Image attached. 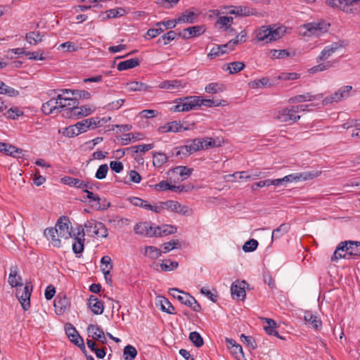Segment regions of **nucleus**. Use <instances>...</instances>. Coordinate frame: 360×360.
<instances>
[{"label":"nucleus","mask_w":360,"mask_h":360,"mask_svg":"<svg viewBox=\"0 0 360 360\" xmlns=\"http://www.w3.org/2000/svg\"><path fill=\"white\" fill-rule=\"evenodd\" d=\"M352 257H360V242L345 240L338 244L331 261L337 262L339 259H350Z\"/></svg>","instance_id":"obj_1"},{"label":"nucleus","mask_w":360,"mask_h":360,"mask_svg":"<svg viewBox=\"0 0 360 360\" xmlns=\"http://www.w3.org/2000/svg\"><path fill=\"white\" fill-rule=\"evenodd\" d=\"M321 174V172L318 171H310V172H304L301 173H295L287 175L281 179H269V186L274 185L275 186H278L281 185L283 183L292 182V181H305L308 179H312L315 177H317Z\"/></svg>","instance_id":"obj_2"},{"label":"nucleus","mask_w":360,"mask_h":360,"mask_svg":"<svg viewBox=\"0 0 360 360\" xmlns=\"http://www.w3.org/2000/svg\"><path fill=\"white\" fill-rule=\"evenodd\" d=\"M68 101V105H65L64 107H68V111H66L65 114H63V117L67 118H72L80 117L87 116L93 112L92 110L88 105H83L79 107V101H77L76 99L65 98V101Z\"/></svg>","instance_id":"obj_3"},{"label":"nucleus","mask_w":360,"mask_h":360,"mask_svg":"<svg viewBox=\"0 0 360 360\" xmlns=\"http://www.w3.org/2000/svg\"><path fill=\"white\" fill-rule=\"evenodd\" d=\"M65 98H70V97H64L63 94H59L56 98H52L46 103H43L41 106L42 112L46 115L51 114L54 110L60 112L63 110L68 111V107H63V105H68V103H63L62 101H65Z\"/></svg>","instance_id":"obj_4"},{"label":"nucleus","mask_w":360,"mask_h":360,"mask_svg":"<svg viewBox=\"0 0 360 360\" xmlns=\"http://www.w3.org/2000/svg\"><path fill=\"white\" fill-rule=\"evenodd\" d=\"M32 292V285L30 283H26L25 286L18 287L16 288L15 295L18 299L22 309L27 311L30 307V297Z\"/></svg>","instance_id":"obj_5"},{"label":"nucleus","mask_w":360,"mask_h":360,"mask_svg":"<svg viewBox=\"0 0 360 360\" xmlns=\"http://www.w3.org/2000/svg\"><path fill=\"white\" fill-rule=\"evenodd\" d=\"M70 221L68 217L62 216L60 217L56 226L54 227L58 231V236L62 238L68 239L69 238H72L73 234H72L71 231L69 229V224Z\"/></svg>","instance_id":"obj_6"},{"label":"nucleus","mask_w":360,"mask_h":360,"mask_svg":"<svg viewBox=\"0 0 360 360\" xmlns=\"http://www.w3.org/2000/svg\"><path fill=\"white\" fill-rule=\"evenodd\" d=\"M292 110L293 106L283 108L277 112L274 118L281 122H287L290 121L295 122L300 120V116L297 115L296 112H294Z\"/></svg>","instance_id":"obj_7"},{"label":"nucleus","mask_w":360,"mask_h":360,"mask_svg":"<svg viewBox=\"0 0 360 360\" xmlns=\"http://www.w3.org/2000/svg\"><path fill=\"white\" fill-rule=\"evenodd\" d=\"M330 26V24L323 20H321L318 22H312L308 23L306 25L307 30L311 34H315L316 36H319L323 33L327 32L328 31Z\"/></svg>","instance_id":"obj_8"},{"label":"nucleus","mask_w":360,"mask_h":360,"mask_svg":"<svg viewBox=\"0 0 360 360\" xmlns=\"http://www.w3.org/2000/svg\"><path fill=\"white\" fill-rule=\"evenodd\" d=\"M84 231L82 229V226L78 228V231L77 233H74L73 238V243H72V251L76 255L81 254L84 251Z\"/></svg>","instance_id":"obj_9"},{"label":"nucleus","mask_w":360,"mask_h":360,"mask_svg":"<svg viewBox=\"0 0 360 360\" xmlns=\"http://www.w3.org/2000/svg\"><path fill=\"white\" fill-rule=\"evenodd\" d=\"M89 336L92 338V340L98 341L102 345L107 344V338L105 335L103 330L98 325L90 324L87 328Z\"/></svg>","instance_id":"obj_10"},{"label":"nucleus","mask_w":360,"mask_h":360,"mask_svg":"<svg viewBox=\"0 0 360 360\" xmlns=\"http://www.w3.org/2000/svg\"><path fill=\"white\" fill-rule=\"evenodd\" d=\"M169 292L181 304L187 307H192V301L194 302V297L191 296L189 293L179 290L177 288H171Z\"/></svg>","instance_id":"obj_11"},{"label":"nucleus","mask_w":360,"mask_h":360,"mask_svg":"<svg viewBox=\"0 0 360 360\" xmlns=\"http://www.w3.org/2000/svg\"><path fill=\"white\" fill-rule=\"evenodd\" d=\"M70 306L69 298L63 293H59L54 300V307L57 314H63Z\"/></svg>","instance_id":"obj_12"},{"label":"nucleus","mask_w":360,"mask_h":360,"mask_svg":"<svg viewBox=\"0 0 360 360\" xmlns=\"http://www.w3.org/2000/svg\"><path fill=\"white\" fill-rule=\"evenodd\" d=\"M162 205H165V209L170 210L172 212L182 215H189L190 214V210L188 207L185 205H181L177 201L169 200L165 202H162Z\"/></svg>","instance_id":"obj_13"},{"label":"nucleus","mask_w":360,"mask_h":360,"mask_svg":"<svg viewBox=\"0 0 360 360\" xmlns=\"http://www.w3.org/2000/svg\"><path fill=\"white\" fill-rule=\"evenodd\" d=\"M189 127H184L183 124L180 121H172L170 122H167L165 124L160 126L158 128V131L160 133H167V132H180L182 131L188 130Z\"/></svg>","instance_id":"obj_14"},{"label":"nucleus","mask_w":360,"mask_h":360,"mask_svg":"<svg viewBox=\"0 0 360 360\" xmlns=\"http://www.w3.org/2000/svg\"><path fill=\"white\" fill-rule=\"evenodd\" d=\"M228 49L229 50L234 49V42H233L232 41H229L226 44L217 45L216 46L213 47L211 49L210 52L207 55V57L210 59L215 58L217 56L228 53Z\"/></svg>","instance_id":"obj_15"},{"label":"nucleus","mask_w":360,"mask_h":360,"mask_svg":"<svg viewBox=\"0 0 360 360\" xmlns=\"http://www.w3.org/2000/svg\"><path fill=\"white\" fill-rule=\"evenodd\" d=\"M182 103V108L184 111H190L200 107V97L197 96H186L180 98Z\"/></svg>","instance_id":"obj_16"},{"label":"nucleus","mask_w":360,"mask_h":360,"mask_svg":"<svg viewBox=\"0 0 360 360\" xmlns=\"http://www.w3.org/2000/svg\"><path fill=\"white\" fill-rule=\"evenodd\" d=\"M134 231L136 234L148 237H153L155 235V231L152 232L151 223L148 221L137 223L134 226Z\"/></svg>","instance_id":"obj_17"},{"label":"nucleus","mask_w":360,"mask_h":360,"mask_svg":"<svg viewBox=\"0 0 360 360\" xmlns=\"http://www.w3.org/2000/svg\"><path fill=\"white\" fill-rule=\"evenodd\" d=\"M323 98V94H312L311 93L307 92L304 94H300L291 97L289 98V103H303L305 101H311L317 99H320Z\"/></svg>","instance_id":"obj_18"},{"label":"nucleus","mask_w":360,"mask_h":360,"mask_svg":"<svg viewBox=\"0 0 360 360\" xmlns=\"http://www.w3.org/2000/svg\"><path fill=\"white\" fill-rule=\"evenodd\" d=\"M304 320L306 324L311 325L314 329L320 330L322 328L321 319L312 314L311 311H305L304 313Z\"/></svg>","instance_id":"obj_19"},{"label":"nucleus","mask_w":360,"mask_h":360,"mask_svg":"<svg viewBox=\"0 0 360 360\" xmlns=\"http://www.w3.org/2000/svg\"><path fill=\"white\" fill-rule=\"evenodd\" d=\"M88 305L94 314H102L104 310V306L102 301L99 300L96 296L90 295L88 300Z\"/></svg>","instance_id":"obj_20"},{"label":"nucleus","mask_w":360,"mask_h":360,"mask_svg":"<svg viewBox=\"0 0 360 360\" xmlns=\"http://www.w3.org/2000/svg\"><path fill=\"white\" fill-rule=\"evenodd\" d=\"M58 231L53 228H47L44 231V236L51 241L53 246L60 248L61 246V242L60 237L58 236Z\"/></svg>","instance_id":"obj_21"},{"label":"nucleus","mask_w":360,"mask_h":360,"mask_svg":"<svg viewBox=\"0 0 360 360\" xmlns=\"http://www.w3.org/2000/svg\"><path fill=\"white\" fill-rule=\"evenodd\" d=\"M194 8L186 10L184 13H182L181 16L177 18V22H179V23H194L196 21L198 15V13L194 12Z\"/></svg>","instance_id":"obj_22"},{"label":"nucleus","mask_w":360,"mask_h":360,"mask_svg":"<svg viewBox=\"0 0 360 360\" xmlns=\"http://www.w3.org/2000/svg\"><path fill=\"white\" fill-rule=\"evenodd\" d=\"M184 86L185 84H184L181 80L179 79L167 80L159 84V87L160 89H167L171 91H176L180 88H184Z\"/></svg>","instance_id":"obj_23"},{"label":"nucleus","mask_w":360,"mask_h":360,"mask_svg":"<svg viewBox=\"0 0 360 360\" xmlns=\"http://www.w3.org/2000/svg\"><path fill=\"white\" fill-rule=\"evenodd\" d=\"M65 329V333L68 335V338L75 345L79 343L80 340H83V338L80 336L76 328L71 323H66Z\"/></svg>","instance_id":"obj_24"},{"label":"nucleus","mask_w":360,"mask_h":360,"mask_svg":"<svg viewBox=\"0 0 360 360\" xmlns=\"http://www.w3.org/2000/svg\"><path fill=\"white\" fill-rule=\"evenodd\" d=\"M264 320H265L266 323H267V326H264V329L268 335H274L281 340H284L282 336L279 335L276 330L277 323L274 320L269 318H264Z\"/></svg>","instance_id":"obj_25"},{"label":"nucleus","mask_w":360,"mask_h":360,"mask_svg":"<svg viewBox=\"0 0 360 360\" xmlns=\"http://www.w3.org/2000/svg\"><path fill=\"white\" fill-rule=\"evenodd\" d=\"M140 63V60L136 58H131L119 63L117 68L119 71H123L139 66Z\"/></svg>","instance_id":"obj_26"},{"label":"nucleus","mask_w":360,"mask_h":360,"mask_svg":"<svg viewBox=\"0 0 360 360\" xmlns=\"http://www.w3.org/2000/svg\"><path fill=\"white\" fill-rule=\"evenodd\" d=\"M156 229L160 230V232H156L154 236L161 237L169 234L175 233L177 231V228L173 225L164 224L162 226H157Z\"/></svg>","instance_id":"obj_27"},{"label":"nucleus","mask_w":360,"mask_h":360,"mask_svg":"<svg viewBox=\"0 0 360 360\" xmlns=\"http://www.w3.org/2000/svg\"><path fill=\"white\" fill-rule=\"evenodd\" d=\"M62 181L70 186L80 188L84 190L85 186V181L80 180L72 176H65L62 179Z\"/></svg>","instance_id":"obj_28"},{"label":"nucleus","mask_w":360,"mask_h":360,"mask_svg":"<svg viewBox=\"0 0 360 360\" xmlns=\"http://www.w3.org/2000/svg\"><path fill=\"white\" fill-rule=\"evenodd\" d=\"M126 85L130 91H148L151 89V86L146 85L145 83L136 81L128 82Z\"/></svg>","instance_id":"obj_29"},{"label":"nucleus","mask_w":360,"mask_h":360,"mask_svg":"<svg viewBox=\"0 0 360 360\" xmlns=\"http://www.w3.org/2000/svg\"><path fill=\"white\" fill-rule=\"evenodd\" d=\"M231 293L233 297L236 296L238 299L243 300L245 297V291L244 286L241 287L236 282H233L231 286Z\"/></svg>","instance_id":"obj_30"},{"label":"nucleus","mask_w":360,"mask_h":360,"mask_svg":"<svg viewBox=\"0 0 360 360\" xmlns=\"http://www.w3.org/2000/svg\"><path fill=\"white\" fill-rule=\"evenodd\" d=\"M271 33V27L262 26L257 32V39L259 41H270V34Z\"/></svg>","instance_id":"obj_31"},{"label":"nucleus","mask_w":360,"mask_h":360,"mask_svg":"<svg viewBox=\"0 0 360 360\" xmlns=\"http://www.w3.org/2000/svg\"><path fill=\"white\" fill-rule=\"evenodd\" d=\"M206 30L205 25H195L184 29V32H188L191 37H195L202 34Z\"/></svg>","instance_id":"obj_32"},{"label":"nucleus","mask_w":360,"mask_h":360,"mask_svg":"<svg viewBox=\"0 0 360 360\" xmlns=\"http://www.w3.org/2000/svg\"><path fill=\"white\" fill-rule=\"evenodd\" d=\"M186 143L189 146L188 148L190 149V151H192L193 153L203 149V139L198 138L192 140H187Z\"/></svg>","instance_id":"obj_33"},{"label":"nucleus","mask_w":360,"mask_h":360,"mask_svg":"<svg viewBox=\"0 0 360 360\" xmlns=\"http://www.w3.org/2000/svg\"><path fill=\"white\" fill-rule=\"evenodd\" d=\"M160 309L169 314H174L175 308L172 303L165 297H161L160 300Z\"/></svg>","instance_id":"obj_34"},{"label":"nucleus","mask_w":360,"mask_h":360,"mask_svg":"<svg viewBox=\"0 0 360 360\" xmlns=\"http://www.w3.org/2000/svg\"><path fill=\"white\" fill-rule=\"evenodd\" d=\"M290 225L287 223L282 224L272 232V240H276L282 237L289 231Z\"/></svg>","instance_id":"obj_35"},{"label":"nucleus","mask_w":360,"mask_h":360,"mask_svg":"<svg viewBox=\"0 0 360 360\" xmlns=\"http://www.w3.org/2000/svg\"><path fill=\"white\" fill-rule=\"evenodd\" d=\"M43 36L41 35L39 32H30L26 34L25 39L26 41L32 45H36L38 43L42 41Z\"/></svg>","instance_id":"obj_36"},{"label":"nucleus","mask_w":360,"mask_h":360,"mask_svg":"<svg viewBox=\"0 0 360 360\" xmlns=\"http://www.w3.org/2000/svg\"><path fill=\"white\" fill-rule=\"evenodd\" d=\"M0 94L7 95L11 97H16L19 96L20 92L18 90L6 85L4 82H2L0 84Z\"/></svg>","instance_id":"obj_37"},{"label":"nucleus","mask_w":360,"mask_h":360,"mask_svg":"<svg viewBox=\"0 0 360 360\" xmlns=\"http://www.w3.org/2000/svg\"><path fill=\"white\" fill-rule=\"evenodd\" d=\"M153 165L156 167H160L168 160V157L167 155L161 152L154 153L153 154Z\"/></svg>","instance_id":"obj_38"},{"label":"nucleus","mask_w":360,"mask_h":360,"mask_svg":"<svg viewBox=\"0 0 360 360\" xmlns=\"http://www.w3.org/2000/svg\"><path fill=\"white\" fill-rule=\"evenodd\" d=\"M95 231H92V236H96L98 237L106 238L108 235V231L106 226L102 222L95 224L94 226Z\"/></svg>","instance_id":"obj_39"},{"label":"nucleus","mask_w":360,"mask_h":360,"mask_svg":"<svg viewBox=\"0 0 360 360\" xmlns=\"http://www.w3.org/2000/svg\"><path fill=\"white\" fill-rule=\"evenodd\" d=\"M170 171L179 174L181 177H183V179H185L191 175L193 169L188 168L186 166H177Z\"/></svg>","instance_id":"obj_40"},{"label":"nucleus","mask_w":360,"mask_h":360,"mask_svg":"<svg viewBox=\"0 0 360 360\" xmlns=\"http://www.w3.org/2000/svg\"><path fill=\"white\" fill-rule=\"evenodd\" d=\"M228 13L236 15L248 16L250 15V11L249 8L245 6H231V8L228 11Z\"/></svg>","instance_id":"obj_41"},{"label":"nucleus","mask_w":360,"mask_h":360,"mask_svg":"<svg viewBox=\"0 0 360 360\" xmlns=\"http://www.w3.org/2000/svg\"><path fill=\"white\" fill-rule=\"evenodd\" d=\"M226 105V101L224 100H214V99H200V106L205 105L207 107L214 106H224Z\"/></svg>","instance_id":"obj_42"},{"label":"nucleus","mask_w":360,"mask_h":360,"mask_svg":"<svg viewBox=\"0 0 360 360\" xmlns=\"http://www.w3.org/2000/svg\"><path fill=\"white\" fill-rule=\"evenodd\" d=\"M123 356L125 360H134L137 356V350L134 346L128 345L124 348Z\"/></svg>","instance_id":"obj_43"},{"label":"nucleus","mask_w":360,"mask_h":360,"mask_svg":"<svg viewBox=\"0 0 360 360\" xmlns=\"http://www.w3.org/2000/svg\"><path fill=\"white\" fill-rule=\"evenodd\" d=\"M145 255L150 259H155L160 257L162 252L154 246H147L145 248Z\"/></svg>","instance_id":"obj_44"},{"label":"nucleus","mask_w":360,"mask_h":360,"mask_svg":"<svg viewBox=\"0 0 360 360\" xmlns=\"http://www.w3.org/2000/svg\"><path fill=\"white\" fill-rule=\"evenodd\" d=\"M224 89V85L217 82L210 83L205 88V90L207 94H212L222 92Z\"/></svg>","instance_id":"obj_45"},{"label":"nucleus","mask_w":360,"mask_h":360,"mask_svg":"<svg viewBox=\"0 0 360 360\" xmlns=\"http://www.w3.org/2000/svg\"><path fill=\"white\" fill-rule=\"evenodd\" d=\"M72 96H74V98H70L71 99H76L77 101H78L79 99H89L91 97V94L90 92L86 91V90H79L75 89L72 91Z\"/></svg>","instance_id":"obj_46"},{"label":"nucleus","mask_w":360,"mask_h":360,"mask_svg":"<svg viewBox=\"0 0 360 360\" xmlns=\"http://www.w3.org/2000/svg\"><path fill=\"white\" fill-rule=\"evenodd\" d=\"M245 64L243 62L236 61L228 64L227 70L230 74H236L243 70Z\"/></svg>","instance_id":"obj_47"},{"label":"nucleus","mask_w":360,"mask_h":360,"mask_svg":"<svg viewBox=\"0 0 360 360\" xmlns=\"http://www.w3.org/2000/svg\"><path fill=\"white\" fill-rule=\"evenodd\" d=\"M130 202L134 206L145 208L146 210L151 209V205L148 201L144 200L138 197H132L129 198Z\"/></svg>","instance_id":"obj_48"},{"label":"nucleus","mask_w":360,"mask_h":360,"mask_svg":"<svg viewBox=\"0 0 360 360\" xmlns=\"http://www.w3.org/2000/svg\"><path fill=\"white\" fill-rule=\"evenodd\" d=\"M153 148V144H141L138 146H131L127 149L128 151H131L132 153H137L139 151L145 153Z\"/></svg>","instance_id":"obj_49"},{"label":"nucleus","mask_w":360,"mask_h":360,"mask_svg":"<svg viewBox=\"0 0 360 360\" xmlns=\"http://www.w3.org/2000/svg\"><path fill=\"white\" fill-rule=\"evenodd\" d=\"M189 339L196 347H200L204 344V340L200 334L196 331L189 334Z\"/></svg>","instance_id":"obj_50"},{"label":"nucleus","mask_w":360,"mask_h":360,"mask_svg":"<svg viewBox=\"0 0 360 360\" xmlns=\"http://www.w3.org/2000/svg\"><path fill=\"white\" fill-rule=\"evenodd\" d=\"M177 36V33H176L173 30H170L167 33L164 34L161 37H160L157 41L158 44L160 43V41H163V45L165 46L169 44V42L173 41L176 37Z\"/></svg>","instance_id":"obj_51"},{"label":"nucleus","mask_w":360,"mask_h":360,"mask_svg":"<svg viewBox=\"0 0 360 360\" xmlns=\"http://www.w3.org/2000/svg\"><path fill=\"white\" fill-rule=\"evenodd\" d=\"M105 13H107L105 18L109 19L123 16L126 13V11L125 9L122 8H117L108 10Z\"/></svg>","instance_id":"obj_52"},{"label":"nucleus","mask_w":360,"mask_h":360,"mask_svg":"<svg viewBox=\"0 0 360 360\" xmlns=\"http://www.w3.org/2000/svg\"><path fill=\"white\" fill-rule=\"evenodd\" d=\"M23 115V112L18 110L17 108H11L5 113L3 114L4 117L11 120H16L18 117Z\"/></svg>","instance_id":"obj_53"},{"label":"nucleus","mask_w":360,"mask_h":360,"mask_svg":"<svg viewBox=\"0 0 360 360\" xmlns=\"http://www.w3.org/2000/svg\"><path fill=\"white\" fill-rule=\"evenodd\" d=\"M77 124L70 125L66 127L63 131V135L67 137H74L80 134V131L78 129Z\"/></svg>","instance_id":"obj_54"},{"label":"nucleus","mask_w":360,"mask_h":360,"mask_svg":"<svg viewBox=\"0 0 360 360\" xmlns=\"http://www.w3.org/2000/svg\"><path fill=\"white\" fill-rule=\"evenodd\" d=\"M233 18L229 16H219L216 22V25L219 24L221 27H224L225 30H228L233 24Z\"/></svg>","instance_id":"obj_55"},{"label":"nucleus","mask_w":360,"mask_h":360,"mask_svg":"<svg viewBox=\"0 0 360 360\" xmlns=\"http://www.w3.org/2000/svg\"><path fill=\"white\" fill-rule=\"evenodd\" d=\"M141 134L140 133H128L127 134H124L122 139V145H127L131 141H136L137 140H140L142 139Z\"/></svg>","instance_id":"obj_56"},{"label":"nucleus","mask_w":360,"mask_h":360,"mask_svg":"<svg viewBox=\"0 0 360 360\" xmlns=\"http://www.w3.org/2000/svg\"><path fill=\"white\" fill-rule=\"evenodd\" d=\"M213 291L214 292H212V291H210V290L207 289L205 287H202L200 289V293L202 295L207 297L212 302L216 303L217 302L219 296L216 289H213Z\"/></svg>","instance_id":"obj_57"},{"label":"nucleus","mask_w":360,"mask_h":360,"mask_svg":"<svg viewBox=\"0 0 360 360\" xmlns=\"http://www.w3.org/2000/svg\"><path fill=\"white\" fill-rule=\"evenodd\" d=\"M92 123H94V120L93 119L88 118L78 122L77 124L78 129H79L80 133L82 134L86 131L87 129L92 126Z\"/></svg>","instance_id":"obj_58"},{"label":"nucleus","mask_w":360,"mask_h":360,"mask_svg":"<svg viewBox=\"0 0 360 360\" xmlns=\"http://www.w3.org/2000/svg\"><path fill=\"white\" fill-rule=\"evenodd\" d=\"M229 350L237 360H246L240 345L238 344L234 347L231 348Z\"/></svg>","instance_id":"obj_59"},{"label":"nucleus","mask_w":360,"mask_h":360,"mask_svg":"<svg viewBox=\"0 0 360 360\" xmlns=\"http://www.w3.org/2000/svg\"><path fill=\"white\" fill-rule=\"evenodd\" d=\"M259 243L255 239H250L246 241L243 246V250L245 252H250L255 250L258 247Z\"/></svg>","instance_id":"obj_60"},{"label":"nucleus","mask_w":360,"mask_h":360,"mask_svg":"<svg viewBox=\"0 0 360 360\" xmlns=\"http://www.w3.org/2000/svg\"><path fill=\"white\" fill-rule=\"evenodd\" d=\"M241 341L246 345V346L250 349H255L257 347V343L255 340L252 336H246L244 334L240 335Z\"/></svg>","instance_id":"obj_61"},{"label":"nucleus","mask_w":360,"mask_h":360,"mask_svg":"<svg viewBox=\"0 0 360 360\" xmlns=\"http://www.w3.org/2000/svg\"><path fill=\"white\" fill-rule=\"evenodd\" d=\"M179 266L177 262L165 260V262H162L160 264V267L162 271H170L175 269H176Z\"/></svg>","instance_id":"obj_62"},{"label":"nucleus","mask_w":360,"mask_h":360,"mask_svg":"<svg viewBox=\"0 0 360 360\" xmlns=\"http://www.w3.org/2000/svg\"><path fill=\"white\" fill-rule=\"evenodd\" d=\"M352 89V86H343L338 89L335 92L338 94L340 100L347 98L349 96V92Z\"/></svg>","instance_id":"obj_63"},{"label":"nucleus","mask_w":360,"mask_h":360,"mask_svg":"<svg viewBox=\"0 0 360 360\" xmlns=\"http://www.w3.org/2000/svg\"><path fill=\"white\" fill-rule=\"evenodd\" d=\"M15 146L9 143L0 142V152L4 153L6 155H11L13 152H16Z\"/></svg>","instance_id":"obj_64"}]
</instances>
